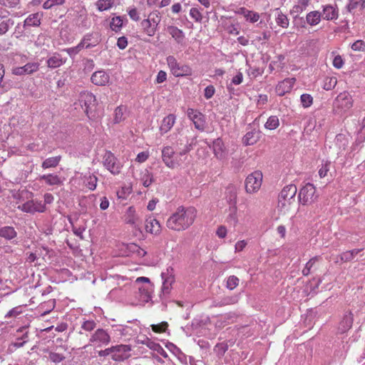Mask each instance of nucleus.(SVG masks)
<instances>
[{"label": "nucleus", "mask_w": 365, "mask_h": 365, "mask_svg": "<svg viewBox=\"0 0 365 365\" xmlns=\"http://www.w3.org/2000/svg\"><path fill=\"white\" fill-rule=\"evenodd\" d=\"M196 217L197 210L195 207L180 206L168 218L166 226L173 231H184L194 223Z\"/></svg>", "instance_id": "obj_1"}, {"label": "nucleus", "mask_w": 365, "mask_h": 365, "mask_svg": "<svg viewBox=\"0 0 365 365\" xmlns=\"http://www.w3.org/2000/svg\"><path fill=\"white\" fill-rule=\"evenodd\" d=\"M78 101L84 113L91 120L97 121L101 118V113L97 108L96 98L92 93L88 91L81 92L79 95Z\"/></svg>", "instance_id": "obj_2"}, {"label": "nucleus", "mask_w": 365, "mask_h": 365, "mask_svg": "<svg viewBox=\"0 0 365 365\" xmlns=\"http://www.w3.org/2000/svg\"><path fill=\"white\" fill-rule=\"evenodd\" d=\"M160 21L161 16L160 12L157 10L151 11L148 14V18L140 22L143 33L149 37L153 36L158 30Z\"/></svg>", "instance_id": "obj_3"}, {"label": "nucleus", "mask_w": 365, "mask_h": 365, "mask_svg": "<svg viewBox=\"0 0 365 365\" xmlns=\"http://www.w3.org/2000/svg\"><path fill=\"white\" fill-rule=\"evenodd\" d=\"M166 61L171 73L175 77L190 76L192 74L190 66L179 63L173 56H168Z\"/></svg>", "instance_id": "obj_4"}, {"label": "nucleus", "mask_w": 365, "mask_h": 365, "mask_svg": "<svg viewBox=\"0 0 365 365\" xmlns=\"http://www.w3.org/2000/svg\"><path fill=\"white\" fill-rule=\"evenodd\" d=\"M263 175L259 170H255L248 175L245 180V190L249 194L258 192L262 183Z\"/></svg>", "instance_id": "obj_5"}, {"label": "nucleus", "mask_w": 365, "mask_h": 365, "mask_svg": "<svg viewBox=\"0 0 365 365\" xmlns=\"http://www.w3.org/2000/svg\"><path fill=\"white\" fill-rule=\"evenodd\" d=\"M297 194V185L291 184L285 186L279 196V205L282 207L293 205L295 203V195Z\"/></svg>", "instance_id": "obj_6"}, {"label": "nucleus", "mask_w": 365, "mask_h": 365, "mask_svg": "<svg viewBox=\"0 0 365 365\" xmlns=\"http://www.w3.org/2000/svg\"><path fill=\"white\" fill-rule=\"evenodd\" d=\"M103 165L113 175H118L122 168V165L110 151H107L103 156Z\"/></svg>", "instance_id": "obj_7"}, {"label": "nucleus", "mask_w": 365, "mask_h": 365, "mask_svg": "<svg viewBox=\"0 0 365 365\" xmlns=\"http://www.w3.org/2000/svg\"><path fill=\"white\" fill-rule=\"evenodd\" d=\"M315 187L311 183H307L298 194V200L302 205H309L314 200Z\"/></svg>", "instance_id": "obj_8"}, {"label": "nucleus", "mask_w": 365, "mask_h": 365, "mask_svg": "<svg viewBox=\"0 0 365 365\" xmlns=\"http://www.w3.org/2000/svg\"><path fill=\"white\" fill-rule=\"evenodd\" d=\"M131 346L127 344L112 346V359L123 361L130 356Z\"/></svg>", "instance_id": "obj_9"}, {"label": "nucleus", "mask_w": 365, "mask_h": 365, "mask_svg": "<svg viewBox=\"0 0 365 365\" xmlns=\"http://www.w3.org/2000/svg\"><path fill=\"white\" fill-rule=\"evenodd\" d=\"M123 220L125 224L135 228L138 227L140 224V217L134 206H130L126 209L123 216Z\"/></svg>", "instance_id": "obj_10"}, {"label": "nucleus", "mask_w": 365, "mask_h": 365, "mask_svg": "<svg viewBox=\"0 0 365 365\" xmlns=\"http://www.w3.org/2000/svg\"><path fill=\"white\" fill-rule=\"evenodd\" d=\"M90 342L98 346H106L110 342L109 334L103 329H98L91 336Z\"/></svg>", "instance_id": "obj_11"}, {"label": "nucleus", "mask_w": 365, "mask_h": 365, "mask_svg": "<svg viewBox=\"0 0 365 365\" xmlns=\"http://www.w3.org/2000/svg\"><path fill=\"white\" fill-rule=\"evenodd\" d=\"M174 154L175 151L170 146H165L162 150V160L165 165L170 169L180 166L179 160L173 159Z\"/></svg>", "instance_id": "obj_12"}, {"label": "nucleus", "mask_w": 365, "mask_h": 365, "mask_svg": "<svg viewBox=\"0 0 365 365\" xmlns=\"http://www.w3.org/2000/svg\"><path fill=\"white\" fill-rule=\"evenodd\" d=\"M19 208L24 212L29 213L43 212L46 210V206L41 201L31 200L19 205Z\"/></svg>", "instance_id": "obj_13"}, {"label": "nucleus", "mask_w": 365, "mask_h": 365, "mask_svg": "<svg viewBox=\"0 0 365 365\" xmlns=\"http://www.w3.org/2000/svg\"><path fill=\"white\" fill-rule=\"evenodd\" d=\"M187 116L192 121L196 129L204 130L205 127V115L197 110L192 108L187 109Z\"/></svg>", "instance_id": "obj_14"}, {"label": "nucleus", "mask_w": 365, "mask_h": 365, "mask_svg": "<svg viewBox=\"0 0 365 365\" xmlns=\"http://www.w3.org/2000/svg\"><path fill=\"white\" fill-rule=\"evenodd\" d=\"M334 106L347 110L352 106V98L348 92L339 93L334 101Z\"/></svg>", "instance_id": "obj_15"}, {"label": "nucleus", "mask_w": 365, "mask_h": 365, "mask_svg": "<svg viewBox=\"0 0 365 365\" xmlns=\"http://www.w3.org/2000/svg\"><path fill=\"white\" fill-rule=\"evenodd\" d=\"M145 231L153 235H159L161 232V225L159 221L153 216H148L145 221Z\"/></svg>", "instance_id": "obj_16"}, {"label": "nucleus", "mask_w": 365, "mask_h": 365, "mask_svg": "<svg viewBox=\"0 0 365 365\" xmlns=\"http://www.w3.org/2000/svg\"><path fill=\"white\" fill-rule=\"evenodd\" d=\"M38 68L39 64L38 63H28L24 66L14 68L12 73L16 76L31 74L37 71Z\"/></svg>", "instance_id": "obj_17"}, {"label": "nucleus", "mask_w": 365, "mask_h": 365, "mask_svg": "<svg viewBox=\"0 0 365 365\" xmlns=\"http://www.w3.org/2000/svg\"><path fill=\"white\" fill-rule=\"evenodd\" d=\"M100 43V38L98 34L89 33L86 34L80 43L83 46V48H90L97 46Z\"/></svg>", "instance_id": "obj_18"}, {"label": "nucleus", "mask_w": 365, "mask_h": 365, "mask_svg": "<svg viewBox=\"0 0 365 365\" xmlns=\"http://www.w3.org/2000/svg\"><path fill=\"white\" fill-rule=\"evenodd\" d=\"M91 80L93 84L103 86L109 82L110 76L106 71L101 70L94 72L91 76Z\"/></svg>", "instance_id": "obj_19"}, {"label": "nucleus", "mask_w": 365, "mask_h": 365, "mask_svg": "<svg viewBox=\"0 0 365 365\" xmlns=\"http://www.w3.org/2000/svg\"><path fill=\"white\" fill-rule=\"evenodd\" d=\"M133 177L139 181L145 187H148L154 182L153 175L148 169H143L137 177L133 175Z\"/></svg>", "instance_id": "obj_20"}, {"label": "nucleus", "mask_w": 365, "mask_h": 365, "mask_svg": "<svg viewBox=\"0 0 365 365\" xmlns=\"http://www.w3.org/2000/svg\"><path fill=\"white\" fill-rule=\"evenodd\" d=\"M166 31L177 43L180 45L184 44L185 36L182 30L175 26H168L166 28Z\"/></svg>", "instance_id": "obj_21"}, {"label": "nucleus", "mask_w": 365, "mask_h": 365, "mask_svg": "<svg viewBox=\"0 0 365 365\" xmlns=\"http://www.w3.org/2000/svg\"><path fill=\"white\" fill-rule=\"evenodd\" d=\"M294 81V78H287L279 82L276 87V93L277 95L282 96L289 93L292 90Z\"/></svg>", "instance_id": "obj_22"}, {"label": "nucleus", "mask_w": 365, "mask_h": 365, "mask_svg": "<svg viewBox=\"0 0 365 365\" xmlns=\"http://www.w3.org/2000/svg\"><path fill=\"white\" fill-rule=\"evenodd\" d=\"M235 13L242 16L247 21L251 23H255L259 19V14L254 11H250L245 7L237 9Z\"/></svg>", "instance_id": "obj_23"}, {"label": "nucleus", "mask_w": 365, "mask_h": 365, "mask_svg": "<svg viewBox=\"0 0 365 365\" xmlns=\"http://www.w3.org/2000/svg\"><path fill=\"white\" fill-rule=\"evenodd\" d=\"M227 190L229 192V202L230 205H233V207L231 210V213L230 215V217L235 221V222H237V207L235 205L236 204V199H237V191L235 187H227Z\"/></svg>", "instance_id": "obj_24"}, {"label": "nucleus", "mask_w": 365, "mask_h": 365, "mask_svg": "<svg viewBox=\"0 0 365 365\" xmlns=\"http://www.w3.org/2000/svg\"><path fill=\"white\" fill-rule=\"evenodd\" d=\"M176 120V116L174 114H169L165 116L160 124V131L161 134L167 133L171 130Z\"/></svg>", "instance_id": "obj_25"}, {"label": "nucleus", "mask_w": 365, "mask_h": 365, "mask_svg": "<svg viewBox=\"0 0 365 365\" xmlns=\"http://www.w3.org/2000/svg\"><path fill=\"white\" fill-rule=\"evenodd\" d=\"M66 61V58H63L58 53H54L50 56L46 61L47 66L51 68H56L63 65Z\"/></svg>", "instance_id": "obj_26"}, {"label": "nucleus", "mask_w": 365, "mask_h": 365, "mask_svg": "<svg viewBox=\"0 0 365 365\" xmlns=\"http://www.w3.org/2000/svg\"><path fill=\"white\" fill-rule=\"evenodd\" d=\"M339 12L336 6L326 5L323 7L322 16L326 20H334L338 18Z\"/></svg>", "instance_id": "obj_27"}, {"label": "nucleus", "mask_w": 365, "mask_h": 365, "mask_svg": "<svg viewBox=\"0 0 365 365\" xmlns=\"http://www.w3.org/2000/svg\"><path fill=\"white\" fill-rule=\"evenodd\" d=\"M260 138L259 132L253 130L247 132L242 138V142L245 145H252L255 144Z\"/></svg>", "instance_id": "obj_28"}, {"label": "nucleus", "mask_w": 365, "mask_h": 365, "mask_svg": "<svg viewBox=\"0 0 365 365\" xmlns=\"http://www.w3.org/2000/svg\"><path fill=\"white\" fill-rule=\"evenodd\" d=\"M43 14L35 13L30 14L24 21V26H39L41 25Z\"/></svg>", "instance_id": "obj_29"}, {"label": "nucleus", "mask_w": 365, "mask_h": 365, "mask_svg": "<svg viewBox=\"0 0 365 365\" xmlns=\"http://www.w3.org/2000/svg\"><path fill=\"white\" fill-rule=\"evenodd\" d=\"M353 324V314L351 312L346 314L339 323V330L341 332L348 331Z\"/></svg>", "instance_id": "obj_30"}, {"label": "nucleus", "mask_w": 365, "mask_h": 365, "mask_svg": "<svg viewBox=\"0 0 365 365\" xmlns=\"http://www.w3.org/2000/svg\"><path fill=\"white\" fill-rule=\"evenodd\" d=\"M17 236V232L11 226H4L0 228V237L7 240L14 239Z\"/></svg>", "instance_id": "obj_31"}, {"label": "nucleus", "mask_w": 365, "mask_h": 365, "mask_svg": "<svg viewBox=\"0 0 365 365\" xmlns=\"http://www.w3.org/2000/svg\"><path fill=\"white\" fill-rule=\"evenodd\" d=\"M109 26L115 33L120 32L123 26V17L120 16L113 17L110 21Z\"/></svg>", "instance_id": "obj_32"}, {"label": "nucleus", "mask_w": 365, "mask_h": 365, "mask_svg": "<svg viewBox=\"0 0 365 365\" xmlns=\"http://www.w3.org/2000/svg\"><path fill=\"white\" fill-rule=\"evenodd\" d=\"M162 278L163 279L162 291L164 294H168L175 282V278L172 274H165L164 273L162 274Z\"/></svg>", "instance_id": "obj_33"}, {"label": "nucleus", "mask_w": 365, "mask_h": 365, "mask_svg": "<svg viewBox=\"0 0 365 365\" xmlns=\"http://www.w3.org/2000/svg\"><path fill=\"white\" fill-rule=\"evenodd\" d=\"M40 180H43L48 185H60L62 184L60 177L54 174L43 175L40 176Z\"/></svg>", "instance_id": "obj_34"}, {"label": "nucleus", "mask_w": 365, "mask_h": 365, "mask_svg": "<svg viewBox=\"0 0 365 365\" xmlns=\"http://www.w3.org/2000/svg\"><path fill=\"white\" fill-rule=\"evenodd\" d=\"M321 16L318 11H311L307 14L306 22L310 26H316L320 22Z\"/></svg>", "instance_id": "obj_35"}, {"label": "nucleus", "mask_w": 365, "mask_h": 365, "mask_svg": "<svg viewBox=\"0 0 365 365\" xmlns=\"http://www.w3.org/2000/svg\"><path fill=\"white\" fill-rule=\"evenodd\" d=\"M364 7L365 0H350L349 3L346 6V9L350 13L353 12L356 9L362 10Z\"/></svg>", "instance_id": "obj_36"}, {"label": "nucleus", "mask_w": 365, "mask_h": 365, "mask_svg": "<svg viewBox=\"0 0 365 365\" xmlns=\"http://www.w3.org/2000/svg\"><path fill=\"white\" fill-rule=\"evenodd\" d=\"M98 178L93 174H88L84 176V183L86 186L91 190H94L96 188Z\"/></svg>", "instance_id": "obj_37"}, {"label": "nucleus", "mask_w": 365, "mask_h": 365, "mask_svg": "<svg viewBox=\"0 0 365 365\" xmlns=\"http://www.w3.org/2000/svg\"><path fill=\"white\" fill-rule=\"evenodd\" d=\"M61 160V156L51 157L46 159L41 165L43 169L56 168Z\"/></svg>", "instance_id": "obj_38"}, {"label": "nucleus", "mask_w": 365, "mask_h": 365, "mask_svg": "<svg viewBox=\"0 0 365 365\" xmlns=\"http://www.w3.org/2000/svg\"><path fill=\"white\" fill-rule=\"evenodd\" d=\"M279 125V120L276 115H271L267 119L264 127L268 130H274L277 128Z\"/></svg>", "instance_id": "obj_39"}, {"label": "nucleus", "mask_w": 365, "mask_h": 365, "mask_svg": "<svg viewBox=\"0 0 365 365\" xmlns=\"http://www.w3.org/2000/svg\"><path fill=\"white\" fill-rule=\"evenodd\" d=\"M276 22L279 26L283 28H287L289 25V20L287 16L283 14L282 11L279 10L276 11Z\"/></svg>", "instance_id": "obj_40"}, {"label": "nucleus", "mask_w": 365, "mask_h": 365, "mask_svg": "<svg viewBox=\"0 0 365 365\" xmlns=\"http://www.w3.org/2000/svg\"><path fill=\"white\" fill-rule=\"evenodd\" d=\"M317 260V257H313L307 262L304 268L302 270L303 275L307 276L309 274L312 273L314 269H316L315 264Z\"/></svg>", "instance_id": "obj_41"}, {"label": "nucleus", "mask_w": 365, "mask_h": 365, "mask_svg": "<svg viewBox=\"0 0 365 365\" xmlns=\"http://www.w3.org/2000/svg\"><path fill=\"white\" fill-rule=\"evenodd\" d=\"M125 111V108L124 106H118L115 108L114 112V123H119L122 120H124V113Z\"/></svg>", "instance_id": "obj_42"}, {"label": "nucleus", "mask_w": 365, "mask_h": 365, "mask_svg": "<svg viewBox=\"0 0 365 365\" xmlns=\"http://www.w3.org/2000/svg\"><path fill=\"white\" fill-rule=\"evenodd\" d=\"M114 0H98L96 3L97 8L99 11H106L112 7Z\"/></svg>", "instance_id": "obj_43"}, {"label": "nucleus", "mask_w": 365, "mask_h": 365, "mask_svg": "<svg viewBox=\"0 0 365 365\" xmlns=\"http://www.w3.org/2000/svg\"><path fill=\"white\" fill-rule=\"evenodd\" d=\"M337 83V79L335 77H326L324 80L323 88L326 91H331Z\"/></svg>", "instance_id": "obj_44"}, {"label": "nucleus", "mask_w": 365, "mask_h": 365, "mask_svg": "<svg viewBox=\"0 0 365 365\" xmlns=\"http://www.w3.org/2000/svg\"><path fill=\"white\" fill-rule=\"evenodd\" d=\"M300 103L303 108H309L313 104V97L309 93H304L300 96Z\"/></svg>", "instance_id": "obj_45"}, {"label": "nucleus", "mask_w": 365, "mask_h": 365, "mask_svg": "<svg viewBox=\"0 0 365 365\" xmlns=\"http://www.w3.org/2000/svg\"><path fill=\"white\" fill-rule=\"evenodd\" d=\"M13 25L14 21L10 19L2 21L0 23V35L1 36L5 34Z\"/></svg>", "instance_id": "obj_46"}, {"label": "nucleus", "mask_w": 365, "mask_h": 365, "mask_svg": "<svg viewBox=\"0 0 365 365\" xmlns=\"http://www.w3.org/2000/svg\"><path fill=\"white\" fill-rule=\"evenodd\" d=\"M239 279L235 275L230 276L227 278L226 287L230 290H233L235 289L239 284Z\"/></svg>", "instance_id": "obj_47"}, {"label": "nucleus", "mask_w": 365, "mask_h": 365, "mask_svg": "<svg viewBox=\"0 0 365 365\" xmlns=\"http://www.w3.org/2000/svg\"><path fill=\"white\" fill-rule=\"evenodd\" d=\"M48 358L53 363H60L65 359V356L63 354L55 351H50L48 353Z\"/></svg>", "instance_id": "obj_48"}, {"label": "nucleus", "mask_w": 365, "mask_h": 365, "mask_svg": "<svg viewBox=\"0 0 365 365\" xmlns=\"http://www.w3.org/2000/svg\"><path fill=\"white\" fill-rule=\"evenodd\" d=\"M66 0H46L43 4L44 9H50L55 6L63 5Z\"/></svg>", "instance_id": "obj_49"}, {"label": "nucleus", "mask_w": 365, "mask_h": 365, "mask_svg": "<svg viewBox=\"0 0 365 365\" xmlns=\"http://www.w3.org/2000/svg\"><path fill=\"white\" fill-rule=\"evenodd\" d=\"M190 16L196 22H201L202 20V14L197 8H192L190 10Z\"/></svg>", "instance_id": "obj_50"}, {"label": "nucleus", "mask_w": 365, "mask_h": 365, "mask_svg": "<svg viewBox=\"0 0 365 365\" xmlns=\"http://www.w3.org/2000/svg\"><path fill=\"white\" fill-rule=\"evenodd\" d=\"M168 327V324L166 322H161L158 324L151 325L152 330L155 333H163L165 331Z\"/></svg>", "instance_id": "obj_51"}, {"label": "nucleus", "mask_w": 365, "mask_h": 365, "mask_svg": "<svg viewBox=\"0 0 365 365\" xmlns=\"http://www.w3.org/2000/svg\"><path fill=\"white\" fill-rule=\"evenodd\" d=\"M83 46L79 43L76 46L66 48L64 51L70 56H73L78 53L82 49Z\"/></svg>", "instance_id": "obj_52"}, {"label": "nucleus", "mask_w": 365, "mask_h": 365, "mask_svg": "<svg viewBox=\"0 0 365 365\" xmlns=\"http://www.w3.org/2000/svg\"><path fill=\"white\" fill-rule=\"evenodd\" d=\"M149 156L150 153L148 150L139 153L136 156L135 161L139 163H143L149 158Z\"/></svg>", "instance_id": "obj_53"}, {"label": "nucleus", "mask_w": 365, "mask_h": 365, "mask_svg": "<svg viewBox=\"0 0 365 365\" xmlns=\"http://www.w3.org/2000/svg\"><path fill=\"white\" fill-rule=\"evenodd\" d=\"M223 143L222 140L217 139L213 144L214 152L215 155H218L223 152Z\"/></svg>", "instance_id": "obj_54"}, {"label": "nucleus", "mask_w": 365, "mask_h": 365, "mask_svg": "<svg viewBox=\"0 0 365 365\" xmlns=\"http://www.w3.org/2000/svg\"><path fill=\"white\" fill-rule=\"evenodd\" d=\"M131 192V188L129 187H123L120 190L117 192L118 198L126 199L128 195Z\"/></svg>", "instance_id": "obj_55"}, {"label": "nucleus", "mask_w": 365, "mask_h": 365, "mask_svg": "<svg viewBox=\"0 0 365 365\" xmlns=\"http://www.w3.org/2000/svg\"><path fill=\"white\" fill-rule=\"evenodd\" d=\"M128 14L130 18L134 21H138L140 20V14L136 8H130L128 10Z\"/></svg>", "instance_id": "obj_56"}, {"label": "nucleus", "mask_w": 365, "mask_h": 365, "mask_svg": "<svg viewBox=\"0 0 365 365\" xmlns=\"http://www.w3.org/2000/svg\"><path fill=\"white\" fill-rule=\"evenodd\" d=\"M351 49L354 51H364L365 42L362 40H357L351 45Z\"/></svg>", "instance_id": "obj_57"}, {"label": "nucleus", "mask_w": 365, "mask_h": 365, "mask_svg": "<svg viewBox=\"0 0 365 365\" xmlns=\"http://www.w3.org/2000/svg\"><path fill=\"white\" fill-rule=\"evenodd\" d=\"M96 326V324L94 321L88 320L83 322L82 324V329L86 331H91L95 329Z\"/></svg>", "instance_id": "obj_58"}, {"label": "nucleus", "mask_w": 365, "mask_h": 365, "mask_svg": "<svg viewBox=\"0 0 365 365\" xmlns=\"http://www.w3.org/2000/svg\"><path fill=\"white\" fill-rule=\"evenodd\" d=\"M339 258L341 262H350L353 259L352 254L349 250L342 252L339 255Z\"/></svg>", "instance_id": "obj_59"}, {"label": "nucleus", "mask_w": 365, "mask_h": 365, "mask_svg": "<svg viewBox=\"0 0 365 365\" xmlns=\"http://www.w3.org/2000/svg\"><path fill=\"white\" fill-rule=\"evenodd\" d=\"M329 163H326L322 165L319 170V175L321 178H324L327 175V173L329 170Z\"/></svg>", "instance_id": "obj_60"}, {"label": "nucleus", "mask_w": 365, "mask_h": 365, "mask_svg": "<svg viewBox=\"0 0 365 365\" xmlns=\"http://www.w3.org/2000/svg\"><path fill=\"white\" fill-rule=\"evenodd\" d=\"M19 3V0H0V4L10 8L15 7Z\"/></svg>", "instance_id": "obj_61"}, {"label": "nucleus", "mask_w": 365, "mask_h": 365, "mask_svg": "<svg viewBox=\"0 0 365 365\" xmlns=\"http://www.w3.org/2000/svg\"><path fill=\"white\" fill-rule=\"evenodd\" d=\"M128 46V38L125 36L119 37L117 40V46L123 50Z\"/></svg>", "instance_id": "obj_62"}, {"label": "nucleus", "mask_w": 365, "mask_h": 365, "mask_svg": "<svg viewBox=\"0 0 365 365\" xmlns=\"http://www.w3.org/2000/svg\"><path fill=\"white\" fill-rule=\"evenodd\" d=\"M215 92V89L213 86H207L205 89V93H204L205 98L206 99L211 98L214 96Z\"/></svg>", "instance_id": "obj_63"}, {"label": "nucleus", "mask_w": 365, "mask_h": 365, "mask_svg": "<svg viewBox=\"0 0 365 365\" xmlns=\"http://www.w3.org/2000/svg\"><path fill=\"white\" fill-rule=\"evenodd\" d=\"M166 80H167L166 72L164 71H160L158 73V75H157V77L155 79V83H162L165 82Z\"/></svg>", "instance_id": "obj_64"}]
</instances>
